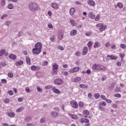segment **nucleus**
I'll return each instance as SVG.
<instances>
[{"label":"nucleus","instance_id":"nucleus-1","mask_svg":"<svg viewBox=\"0 0 126 126\" xmlns=\"http://www.w3.org/2000/svg\"><path fill=\"white\" fill-rule=\"evenodd\" d=\"M42 43L41 42H37L35 44V48L32 50V53L34 55H39L42 51Z\"/></svg>","mask_w":126,"mask_h":126},{"label":"nucleus","instance_id":"nucleus-2","mask_svg":"<svg viewBox=\"0 0 126 126\" xmlns=\"http://www.w3.org/2000/svg\"><path fill=\"white\" fill-rule=\"evenodd\" d=\"M29 7L31 11H37L38 10V5L35 3H30Z\"/></svg>","mask_w":126,"mask_h":126},{"label":"nucleus","instance_id":"nucleus-3","mask_svg":"<svg viewBox=\"0 0 126 126\" xmlns=\"http://www.w3.org/2000/svg\"><path fill=\"white\" fill-rule=\"evenodd\" d=\"M96 27H99V31H104L107 29V26L106 25H104L103 23H98L96 25Z\"/></svg>","mask_w":126,"mask_h":126},{"label":"nucleus","instance_id":"nucleus-4","mask_svg":"<svg viewBox=\"0 0 126 126\" xmlns=\"http://www.w3.org/2000/svg\"><path fill=\"white\" fill-rule=\"evenodd\" d=\"M54 83L56 85H62L63 83V81L61 78H57L54 80Z\"/></svg>","mask_w":126,"mask_h":126},{"label":"nucleus","instance_id":"nucleus-5","mask_svg":"<svg viewBox=\"0 0 126 126\" xmlns=\"http://www.w3.org/2000/svg\"><path fill=\"white\" fill-rule=\"evenodd\" d=\"M70 105L71 107H72V108H74V109H77V108H78V104L76 101H70Z\"/></svg>","mask_w":126,"mask_h":126},{"label":"nucleus","instance_id":"nucleus-6","mask_svg":"<svg viewBox=\"0 0 126 126\" xmlns=\"http://www.w3.org/2000/svg\"><path fill=\"white\" fill-rule=\"evenodd\" d=\"M97 70L105 71V70H107V68H106V67L104 66L103 65L98 64V67Z\"/></svg>","mask_w":126,"mask_h":126},{"label":"nucleus","instance_id":"nucleus-7","mask_svg":"<svg viewBox=\"0 0 126 126\" xmlns=\"http://www.w3.org/2000/svg\"><path fill=\"white\" fill-rule=\"evenodd\" d=\"M52 91H53V92H54V93H55V94H61V91H60V90L57 89V88L53 87L52 88Z\"/></svg>","mask_w":126,"mask_h":126},{"label":"nucleus","instance_id":"nucleus-8","mask_svg":"<svg viewBox=\"0 0 126 126\" xmlns=\"http://www.w3.org/2000/svg\"><path fill=\"white\" fill-rule=\"evenodd\" d=\"M79 68H80L79 67H75L70 70V72H71V73L77 72L78 71H79Z\"/></svg>","mask_w":126,"mask_h":126},{"label":"nucleus","instance_id":"nucleus-9","mask_svg":"<svg viewBox=\"0 0 126 126\" xmlns=\"http://www.w3.org/2000/svg\"><path fill=\"white\" fill-rule=\"evenodd\" d=\"M107 58H109L110 60H112L113 61H116V60L118 59V57H116L114 55H107Z\"/></svg>","mask_w":126,"mask_h":126},{"label":"nucleus","instance_id":"nucleus-10","mask_svg":"<svg viewBox=\"0 0 126 126\" xmlns=\"http://www.w3.org/2000/svg\"><path fill=\"white\" fill-rule=\"evenodd\" d=\"M88 15L89 18H91V19H94V18L96 17V15H95V14H94L93 13H92V12H89Z\"/></svg>","mask_w":126,"mask_h":126},{"label":"nucleus","instance_id":"nucleus-11","mask_svg":"<svg viewBox=\"0 0 126 126\" xmlns=\"http://www.w3.org/2000/svg\"><path fill=\"white\" fill-rule=\"evenodd\" d=\"M88 53V48L87 47H85L83 50L82 55L83 56H85Z\"/></svg>","mask_w":126,"mask_h":126},{"label":"nucleus","instance_id":"nucleus-12","mask_svg":"<svg viewBox=\"0 0 126 126\" xmlns=\"http://www.w3.org/2000/svg\"><path fill=\"white\" fill-rule=\"evenodd\" d=\"M100 46L101 43H100L99 41H96L94 44V49H96V48H100Z\"/></svg>","mask_w":126,"mask_h":126},{"label":"nucleus","instance_id":"nucleus-13","mask_svg":"<svg viewBox=\"0 0 126 126\" xmlns=\"http://www.w3.org/2000/svg\"><path fill=\"white\" fill-rule=\"evenodd\" d=\"M98 66H99V64L95 63L93 64L92 68L93 70H98Z\"/></svg>","mask_w":126,"mask_h":126},{"label":"nucleus","instance_id":"nucleus-14","mask_svg":"<svg viewBox=\"0 0 126 126\" xmlns=\"http://www.w3.org/2000/svg\"><path fill=\"white\" fill-rule=\"evenodd\" d=\"M76 34H77V31L76 30H72L70 33V36H75Z\"/></svg>","mask_w":126,"mask_h":126},{"label":"nucleus","instance_id":"nucleus-15","mask_svg":"<svg viewBox=\"0 0 126 126\" xmlns=\"http://www.w3.org/2000/svg\"><path fill=\"white\" fill-rule=\"evenodd\" d=\"M51 5L52 8H54V9H58V8L59 7V5L56 3H51Z\"/></svg>","mask_w":126,"mask_h":126},{"label":"nucleus","instance_id":"nucleus-16","mask_svg":"<svg viewBox=\"0 0 126 126\" xmlns=\"http://www.w3.org/2000/svg\"><path fill=\"white\" fill-rule=\"evenodd\" d=\"M88 4L92 6H95V2L93 0H90L88 1Z\"/></svg>","mask_w":126,"mask_h":126},{"label":"nucleus","instance_id":"nucleus-17","mask_svg":"<svg viewBox=\"0 0 126 126\" xmlns=\"http://www.w3.org/2000/svg\"><path fill=\"white\" fill-rule=\"evenodd\" d=\"M52 118H57L59 116V114L56 112H52L51 115Z\"/></svg>","mask_w":126,"mask_h":126},{"label":"nucleus","instance_id":"nucleus-18","mask_svg":"<svg viewBox=\"0 0 126 126\" xmlns=\"http://www.w3.org/2000/svg\"><path fill=\"white\" fill-rule=\"evenodd\" d=\"M9 59H10V60H16V55L15 54H11L8 56Z\"/></svg>","mask_w":126,"mask_h":126},{"label":"nucleus","instance_id":"nucleus-19","mask_svg":"<svg viewBox=\"0 0 126 126\" xmlns=\"http://www.w3.org/2000/svg\"><path fill=\"white\" fill-rule=\"evenodd\" d=\"M53 70H58L59 68V65L57 63H54L53 64Z\"/></svg>","mask_w":126,"mask_h":126},{"label":"nucleus","instance_id":"nucleus-20","mask_svg":"<svg viewBox=\"0 0 126 126\" xmlns=\"http://www.w3.org/2000/svg\"><path fill=\"white\" fill-rule=\"evenodd\" d=\"M7 115L10 118H14V117H15V113H14V112H10L7 113Z\"/></svg>","mask_w":126,"mask_h":126},{"label":"nucleus","instance_id":"nucleus-21","mask_svg":"<svg viewBox=\"0 0 126 126\" xmlns=\"http://www.w3.org/2000/svg\"><path fill=\"white\" fill-rule=\"evenodd\" d=\"M58 39H59V40H63V32H60L59 33Z\"/></svg>","mask_w":126,"mask_h":126},{"label":"nucleus","instance_id":"nucleus-22","mask_svg":"<svg viewBox=\"0 0 126 126\" xmlns=\"http://www.w3.org/2000/svg\"><path fill=\"white\" fill-rule=\"evenodd\" d=\"M32 120V118L31 117H27L25 118L24 121L26 122V123H30Z\"/></svg>","mask_w":126,"mask_h":126},{"label":"nucleus","instance_id":"nucleus-23","mask_svg":"<svg viewBox=\"0 0 126 126\" xmlns=\"http://www.w3.org/2000/svg\"><path fill=\"white\" fill-rule=\"evenodd\" d=\"M15 64L16 66H19V65H21V64H23V62L21 61H20L16 62L15 63Z\"/></svg>","mask_w":126,"mask_h":126},{"label":"nucleus","instance_id":"nucleus-24","mask_svg":"<svg viewBox=\"0 0 126 126\" xmlns=\"http://www.w3.org/2000/svg\"><path fill=\"white\" fill-rule=\"evenodd\" d=\"M75 12V9H74V8H71L69 10L70 15H73V14H74Z\"/></svg>","mask_w":126,"mask_h":126},{"label":"nucleus","instance_id":"nucleus-25","mask_svg":"<svg viewBox=\"0 0 126 126\" xmlns=\"http://www.w3.org/2000/svg\"><path fill=\"white\" fill-rule=\"evenodd\" d=\"M69 116H70V117H71L72 119H73V120H76L78 119L77 116L75 115H73L71 113H69Z\"/></svg>","mask_w":126,"mask_h":126},{"label":"nucleus","instance_id":"nucleus-26","mask_svg":"<svg viewBox=\"0 0 126 126\" xmlns=\"http://www.w3.org/2000/svg\"><path fill=\"white\" fill-rule=\"evenodd\" d=\"M26 61L27 62V64H30L31 63V61L30 60V58L29 57H26Z\"/></svg>","mask_w":126,"mask_h":126},{"label":"nucleus","instance_id":"nucleus-27","mask_svg":"<svg viewBox=\"0 0 126 126\" xmlns=\"http://www.w3.org/2000/svg\"><path fill=\"white\" fill-rule=\"evenodd\" d=\"M79 87L81 88H83V89H87V88H88V86L87 85H85L83 84H81L80 85Z\"/></svg>","mask_w":126,"mask_h":126},{"label":"nucleus","instance_id":"nucleus-28","mask_svg":"<svg viewBox=\"0 0 126 126\" xmlns=\"http://www.w3.org/2000/svg\"><path fill=\"white\" fill-rule=\"evenodd\" d=\"M117 6L119 7V8H123L124 5L122 2H118L117 4Z\"/></svg>","mask_w":126,"mask_h":126},{"label":"nucleus","instance_id":"nucleus-29","mask_svg":"<svg viewBox=\"0 0 126 126\" xmlns=\"http://www.w3.org/2000/svg\"><path fill=\"white\" fill-rule=\"evenodd\" d=\"M87 45L89 48V50H90V49H91V48H92V46H93V43L91 41H89Z\"/></svg>","mask_w":126,"mask_h":126},{"label":"nucleus","instance_id":"nucleus-30","mask_svg":"<svg viewBox=\"0 0 126 126\" xmlns=\"http://www.w3.org/2000/svg\"><path fill=\"white\" fill-rule=\"evenodd\" d=\"M5 54V50L2 49L0 51V57H1V56H3Z\"/></svg>","mask_w":126,"mask_h":126},{"label":"nucleus","instance_id":"nucleus-31","mask_svg":"<svg viewBox=\"0 0 126 126\" xmlns=\"http://www.w3.org/2000/svg\"><path fill=\"white\" fill-rule=\"evenodd\" d=\"M38 66H36L35 65H33L31 66V69L32 70H33V71H37V68Z\"/></svg>","mask_w":126,"mask_h":126},{"label":"nucleus","instance_id":"nucleus-32","mask_svg":"<svg viewBox=\"0 0 126 126\" xmlns=\"http://www.w3.org/2000/svg\"><path fill=\"white\" fill-rule=\"evenodd\" d=\"M70 22L72 26H75L76 25V23H75L74 20H70Z\"/></svg>","mask_w":126,"mask_h":126},{"label":"nucleus","instance_id":"nucleus-33","mask_svg":"<svg viewBox=\"0 0 126 126\" xmlns=\"http://www.w3.org/2000/svg\"><path fill=\"white\" fill-rule=\"evenodd\" d=\"M36 89H37V91H38V92H39L40 93H41V92H43V90L42 89V88H40L39 86H37Z\"/></svg>","mask_w":126,"mask_h":126},{"label":"nucleus","instance_id":"nucleus-34","mask_svg":"<svg viewBox=\"0 0 126 126\" xmlns=\"http://www.w3.org/2000/svg\"><path fill=\"white\" fill-rule=\"evenodd\" d=\"M111 46V43L109 41L107 42L105 44V47L106 48H109Z\"/></svg>","mask_w":126,"mask_h":126},{"label":"nucleus","instance_id":"nucleus-35","mask_svg":"<svg viewBox=\"0 0 126 126\" xmlns=\"http://www.w3.org/2000/svg\"><path fill=\"white\" fill-rule=\"evenodd\" d=\"M23 110H24V108L23 107H20L16 110V112L20 113V112H22V111H23Z\"/></svg>","mask_w":126,"mask_h":126},{"label":"nucleus","instance_id":"nucleus-36","mask_svg":"<svg viewBox=\"0 0 126 126\" xmlns=\"http://www.w3.org/2000/svg\"><path fill=\"white\" fill-rule=\"evenodd\" d=\"M116 86V84L115 83H112L110 86V89H114L115 88V86Z\"/></svg>","mask_w":126,"mask_h":126},{"label":"nucleus","instance_id":"nucleus-37","mask_svg":"<svg viewBox=\"0 0 126 126\" xmlns=\"http://www.w3.org/2000/svg\"><path fill=\"white\" fill-rule=\"evenodd\" d=\"M8 9H13V4L10 3L8 5Z\"/></svg>","mask_w":126,"mask_h":126},{"label":"nucleus","instance_id":"nucleus-38","mask_svg":"<svg viewBox=\"0 0 126 126\" xmlns=\"http://www.w3.org/2000/svg\"><path fill=\"white\" fill-rule=\"evenodd\" d=\"M94 98H95V99H98L99 97H100V94H98V93L95 94L94 95Z\"/></svg>","mask_w":126,"mask_h":126},{"label":"nucleus","instance_id":"nucleus-39","mask_svg":"<svg viewBox=\"0 0 126 126\" xmlns=\"http://www.w3.org/2000/svg\"><path fill=\"white\" fill-rule=\"evenodd\" d=\"M53 86L51 85H47L45 87V89H47L48 90L53 88Z\"/></svg>","mask_w":126,"mask_h":126},{"label":"nucleus","instance_id":"nucleus-40","mask_svg":"<svg viewBox=\"0 0 126 126\" xmlns=\"http://www.w3.org/2000/svg\"><path fill=\"white\" fill-rule=\"evenodd\" d=\"M83 114L85 115L86 116H88V115H89V111L87 110H84L83 112Z\"/></svg>","mask_w":126,"mask_h":126},{"label":"nucleus","instance_id":"nucleus-41","mask_svg":"<svg viewBox=\"0 0 126 126\" xmlns=\"http://www.w3.org/2000/svg\"><path fill=\"white\" fill-rule=\"evenodd\" d=\"M4 102L6 104H8V103H9V102H10V100L9 98H6L4 99Z\"/></svg>","mask_w":126,"mask_h":126},{"label":"nucleus","instance_id":"nucleus-42","mask_svg":"<svg viewBox=\"0 0 126 126\" xmlns=\"http://www.w3.org/2000/svg\"><path fill=\"white\" fill-rule=\"evenodd\" d=\"M115 91L117 93L120 92L121 91V88L120 87H116Z\"/></svg>","mask_w":126,"mask_h":126},{"label":"nucleus","instance_id":"nucleus-43","mask_svg":"<svg viewBox=\"0 0 126 126\" xmlns=\"http://www.w3.org/2000/svg\"><path fill=\"white\" fill-rule=\"evenodd\" d=\"M106 102H105V101L101 102L99 103V106H106Z\"/></svg>","mask_w":126,"mask_h":126},{"label":"nucleus","instance_id":"nucleus-44","mask_svg":"<svg viewBox=\"0 0 126 126\" xmlns=\"http://www.w3.org/2000/svg\"><path fill=\"white\" fill-rule=\"evenodd\" d=\"M88 98H89V99L90 100H92V98L93 97V95H92V94L89 93L88 94Z\"/></svg>","mask_w":126,"mask_h":126},{"label":"nucleus","instance_id":"nucleus-45","mask_svg":"<svg viewBox=\"0 0 126 126\" xmlns=\"http://www.w3.org/2000/svg\"><path fill=\"white\" fill-rule=\"evenodd\" d=\"M114 97H117V98H121L122 97V95H121V94H114Z\"/></svg>","mask_w":126,"mask_h":126},{"label":"nucleus","instance_id":"nucleus-46","mask_svg":"<svg viewBox=\"0 0 126 126\" xmlns=\"http://www.w3.org/2000/svg\"><path fill=\"white\" fill-rule=\"evenodd\" d=\"M55 38H56V36L55 35H53L52 36H51L50 38L51 42H54L55 41Z\"/></svg>","mask_w":126,"mask_h":126},{"label":"nucleus","instance_id":"nucleus-47","mask_svg":"<svg viewBox=\"0 0 126 126\" xmlns=\"http://www.w3.org/2000/svg\"><path fill=\"white\" fill-rule=\"evenodd\" d=\"M120 48H122V49H126V45L125 44H120Z\"/></svg>","mask_w":126,"mask_h":126},{"label":"nucleus","instance_id":"nucleus-48","mask_svg":"<svg viewBox=\"0 0 126 126\" xmlns=\"http://www.w3.org/2000/svg\"><path fill=\"white\" fill-rule=\"evenodd\" d=\"M8 77H9L10 78H12V77H13V73L9 72V73H8Z\"/></svg>","mask_w":126,"mask_h":126},{"label":"nucleus","instance_id":"nucleus-49","mask_svg":"<svg viewBox=\"0 0 126 126\" xmlns=\"http://www.w3.org/2000/svg\"><path fill=\"white\" fill-rule=\"evenodd\" d=\"M0 65H1V66H5L6 65V63L5 62H2L0 63Z\"/></svg>","mask_w":126,"mask_h":126},{"label":"nucleus","instance_id":"nucleus-50","mask_svg":"<svg viewBox=\"0 0 126 126\" xmlns=\"http://www.w3.org/2000/svg\"><path fill=\"white\" fill-rule=\"evenodd\" d=\"M7 93L10 96H12V95H13V92L12 90L8 91Z\"/></svg>","mask_w":126,"mask_h":126},{"label":"nucleus","instance_id":"nucleus-51","mask_svg":"<svg viewBox=\"0 0 126 126\" xmlns=\"http://www.w3.org/2000/svg\"><path fill=\"white\" fill-rule=\"evenodd\" d=\"M48 63H49L48 61H44L42 63V65H43V66H46V65H47Z\"/></svg>","mask_w":126,"mask_h":126},{"label":"nucleus","instance_id":"nucleus-52","mask_svg":"<svg viewBox=\"0 0 126 126\" xmlns=\"http://www.w3.org/2000/svg\"><path fill=\"white\" fill-rule=\"evenodd\" d=\"M58 49L59 50H61V51H63L64 50V48H63V47L62 46H59L57 47Z\"/></svg>","mask_w":126,"mask_h":126},{"label":"nucleus","instance_id":"nucleus-53","mask_svg":"<svg viewBox=\"0 0 126 126\" xmlns=\"http://www.w3.org/2000/svg\"><path fill=\"white\" fill-rule=\"evenodd\" d=\"M81 80V78L80 77H77L75 78V81L76 82H78L79 81H80Z\"/></svg>","mask_w":126,"mask_h":126},{"label":"nucleus","instance_id":"nucleus-54","mask_svg":"<svg viewBox=\"0 0 126 126\" xmlns=\"http://www.w3.org/2000/svg\"><path fill=\"white\" fill-rule=\"evenodd\" d=\"M8 16L7 14H4L1 17V19L3 20L4 19V18H6V17Z\"/></svg>","mask_w":126,"mask_h":126},{"label":"nucleus","instance_id":"nucleus-55","mask_svg":"<svg viewBox=\"0 0 126 126\" xmlns=\"http://www.w3.org/2000/svg\"><path fill=\"white\" fill-rule=\"evenodd\" d=\"M1 3L3 6H4L6 3L5 0H1Z\"/></svg>","mask_w":126,"mask_h":126},{"label":"nucleus","instance_id":"nucleus-56","mask_svg":"<svg viewBox=\"0 0 126 126\" xmlns=\"http://www.w3.org/2000/svg\"><path fill=\"white\" fill-rule=\"evenodd\" d=\"M11 22L9 21H7L5 22V25H6V26H9L10 24H11Z\"/></svg>","mask_w":126,"mask_h":126},{"label":"nucleus","instance_id":"nucleus-57","mask_svg":"<svg viewBox=\"0 0 126 126\" xmlns=\"http://www.w3.org/2000/svg\"><path fill=\"white\" fill-rule=\"evenodd\" d=\"M84 106L83 102H79V106L80 107V108H83Z\"/></svg>","mask_w":126,"mask_h":126},{"label":"nucleus","instance_id":"nucleus-58","mask_svg":"<svg viewBox=\"0 0 126 126\" xmlns=\"http://www.w3.org/2000/svg\"><path fill=\"white\" fill-rule=\"evenodd\" d=\"M125 54H120V58L121 59V61H123V59L124 58H125Z\"/></svg>","mask_w":126,"mask_h":126},{"label":"nucleus","instance_id":"nucleus-59","mask_svg":"<svg viewBox=\"0 0 126 126\" xmlns=\"http://www.w3.org/2000/svg\"><path fill=\"white\" fill-rule=\"evenodd\" d=\"M112 107L113 108H118V104H116V103H114L112 105Z\"/></svg>","mask_w":126,"mask_h":126},{"label":"nucleus","instance_id":"nucleus-60","mask_svg":"<svg viewBox=\"0 0 126 126\" xmlns=\"http://www.w3.org/2000/svg\"><path fill=\"white\" fill-rule=\"evenodd\" d=\"M47 27H48V28H50L52 29L54 28V27L53 26V25H52V24H49L47 26Z\"/></svg>","mask_w":126,"mask_h":126},{"label":"nucleus","instance_id":"nucleus-61","mask_svg":"<svg viewBox=\"0 0 126 126\" xmlns=\"http://www.w3.org/2000/svg\"><path fill=\"white\" fill-rule=\"evenodd\" d=\"M105 101L107 103H109V104H111V103H112V100L111 99H106Z\"/></svg>","mask_w":126,"mask_h":126},{"label":"nucleus","instance_id":"nucleus-62","mask_svg":"<svg viewBox=\"0 0 126 126\" xmlns=\"http://www.w3.org/2000/svg\"><path fill=\"white\" fill-rule=\"evenodd\" d=\"M98 109H99V110H100V111H105V108H104V107L102 106H99Z\"/></svg>","mask_w":126,"mask_h":126},{"label":"nucleus","instance_id":"nucleus-63","mask_svg":"<svg viewBox=\"0 0 126 126\" xmlns=\"http://www.w3.org/2000/svg\"><path fill=\"white\" fill-rule=\"evenodd\" d=\"M40 123H41V124H44V123H45V119L41 118L40 119Z\"/></svg>","mask_w":126,"mask_h":126},{"label":"nucleus","instance_id":"nucleus-64","mask_svg":"<svg viewBox=\"0 0 126 126\" xmlns=\"http://www.w3.org/2000/svg\"><path fill=\"white\" fill-rule=\"evenodd\" d=\"M27 126H35V125L31 123H28L27 124Z\"/></svg>","mask_w":126,"mask_h":126}]
</instances>
